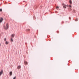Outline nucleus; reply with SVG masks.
I'll list each match as a JSON object with an SVG mask.
<instances>
[{
    "instance_id": "obj_16",
    "label": "nucleus",
    "mask_w": 79,
    "mask_h": 79,
    "mask_svg": "<svg viewBox=\"0 0 79 79\" xmlns=\"http://www.w3.org/2000/svg\"><path fill=\"white\" fill-rule=\"evenodd\" d=\"M13 79H16V77H15Z\"/></svg>"
},
{
    "instance_id": "obj_8",
    "label": "nucleus",
    "mask_w": 79,
    "mask_h": 79,
    "mask_svg": "<svg viewBox=\"0 0 79 79\" xmlns=\"http://www.w3.org/2000/svg\"><path fill=\"white\" fill-rule=\"evenodd\" d=\"M27 62L26 61H25L24 62V64H27Z\"/></svg>"
},
{
    "instance_id": "obj_7",
    "label": "nucleus",
    "mask_w": 79,
    "mask_h": 79,
    "mask_svg": "<svg viewBox=\"0 0 79 79\" xmlns=\"http://www.w3.org/2000/svg\"><path fill=\"white\" fill-rule=\"evenodd\" d=\"M20 68H21V66L19 65L17 67V69H20Z\"/></svg>"
},
{
    "instance_id": "obj_18",
    "label": "nucleus",
    "mask_w": 79,
    "mask_h": 79,
    "mask_svg": "<svg viewBox=\"0 0 79 79\" xmlns=\"http://www.w3.org/2000/svg\"><path fill=\"white\" fill-rule=\"evenodd\" d=\"M69 7H71V6L69 5Z\"/></svg>"
},
{
    "instance_id": "obj_10",
    "label": "nucleus",
    "mask_w": 79,
    "mask_h": 79,
    "mask_svg": "<svg viewBox=\"0 0 79 79\" xmlns=\"http://www.w3.org/2000/svg\"><path fill=\"white\" fill-rule=\"evenodd\" d=\"M69 2L70 4H72V1H71V0H70Z\"/></svg>"
},
{
    "instance_id": "obj_1",
    "label": "nucleus",
    "mask_w": 79,
    "mask_h": 79,
    "mask_svg": "<svg viewBox=\"0 0 79 79\" xmlns=\"http://www.w3.org/2000/svg\"><path fill=\"white\" fill-rule=\"evenodd\" d=\"M4 27L5 29H8L9 28V25H8V23H7L6 24V26H4Z\"/></svg>"
},
{
    "instance_id": "obj_4",
    "label": "nucleus",
    "mask_w": 79,
    "mask_h": 79,
    "mask_svg": "<svg viewBox=\"0 0 79 79\" xmlns=\"http://www.w3.org/2000/svg\"><path fill=\"white\" fill-rule=\"evenodd\" d=\"M2 74H3V71L2 70L1 72H0V76H1Z\"/></svg>"
},
{
    "instance_id": "obj_12",
    "label": "nucleus",
    "mask_w": 79,
    "mask_h": 79,
    "mask_svg": "<svg viewBox=\"0 0 79 79\" xmlns=\"http://www.w3.org/2000/svg\"><path fill=\"white\" fill-rule=\"evenodd\" d=\"M10 40H11V41L12 42H13V39H12V38H11V39H10Z\"/></svg>"
},
{
    "instance_id": "obj_2",
    "label": "nucleus",
    "mask_w": 79,
    "mask_h": 79,
    "mask_svg": "<svg viewBox=\"0 0 79 79\" xmlns=\"http://www.w3.org/2000/svg\"><path fill=\"white\" fill-rule=\"evenodd\" d=\"M3 21V18L1 17L0 19V23H1Z\"/></svg>"
},
{
    "instance_id": "obj_15",
    "label": "nucleus",
    "mask_w": 79,
    "mask_h": 79,
    "mask_svg": "<svg viewBox=\"0 0 79 79\" xmlns=\"http://www.w3.org/2000/svg\"><path fill=\"white\" fill-rule=\"evenodd\" d=\"M77 20H78V19H75L76 21H77Z\"/></svg>"
},
{
    "instance_id": "obj_17",
    "label": "nucleus",
    "mask_w": 79,
    "mask_h": 79,
    "mask_svg": "<svg viewBox=\"0 0 79 79\" xmlns=\"http://www.w3.org/2000/svg\"><path fill=\"white\" fill-rule=\"evenodd\" d=\"M27 30L28 31H30V29H28Z\"/></svg>"
},
{
    "instance_id": "obj_6",
    "label": "nucleus",
    "mask_w": 79,
    "mask_h": 79,
    "mask_svg": "<svg viewBox=\"0 0 79 79\" xmlns=\"http://www.w3.org/2000/svg\"><path fill=\"white\" fill-rule=\"evenodd\" d=\"M5 44L6 45H8V44H9V42H8V41H6L5 42Z\"/></svg>"
},
{
    "instance_id": "obj_13",
    "label": "nucleus",
    "mask_w": 79,
    "mask_h": 79,
    "mask_svg": "<svg viewBox=\"0 0 79 79\" xmlns=\"http://www.w3.org/2000/svg\"><path fill=\"white\" fill-rule=\"evenodd\" d=\"M4 40H5V41H6V38H4Z\"/></svg>"
},
{
    "instance_id": "obj_5",
    "label": "nucleus",
    "mask_w": 79,
    "mask_h": 79,
    "mask_svg": "<svg viewBox=\"0 0 79 79\" xmlns=\"http://www.w3.org/2000/svg\"><path fill=\"white\" fill-rule=\"evenodd\" d=\"M15 34H12L11 35V37L13 38V37H15Z\"/></svg>"
},
{
    "instance_id": "obj_14",
    "label": "nucleus",
    "mask_w": 79,
    "mask_h": 79,
    "mask_svg": "<svg viewBox=\"0 0 79 79\" xmlns=\"http://www.w3.org/2000/svg\"><path fill=\"white\" fill-rule=\"evenodd\" d=\"M0 11H2V9H0Z\"/></svg>"
},
{
    "instance_id": "obj_9",
    "label": "nucleus",
    "mask_w": 79,
    "mask_h": 79,
    "mask_svg": "<svg viewBox=\"0 0 79 79\" xmlns=\"http://www.w3.org/2000/svg\"><path fill=\"white\" fill-rule=\"evenodd\" d=\"M10 76H11L12 75V72H10Z\"/></svg>"
},
{
    "instance_id": "obj_3",
    "label": "nucleus",
    "mask_w": 79,
    "mask_h": 79,
    "mask_svg": "<svg viewBox=\"0 0 79 79\" xmlns=\"http://www.w3.org/2000/svg\"><path fill=\"white\" fill-rule=\"evenodd\" d=\"M66 6H67L66 5H65V4H64L63 5V7L64 8H66Z\"/></svg>"
},
{
    "instance_id": "obj_19",
    "label": "nucleus",
    "mask_w": 79,
    "mask_h": 79,
    "mask_svg": "<svg viewBox=\"0 0 79 79\" xmlns=\"http://www.w3.org/2000/svg\"><path fill=\"white\" fill-rule=\"evenodd\" d=\"M1 46V44L0 43V46Z\"/></svg>"
},
{
    "instance_id": "obj_11",
    "label": "nucleus",
    "mask_w": 79,
    "mask_h": 79,
    "mask_svg": "<svg viewBox=\"0 0 79 79\" xmlns=\"http://www.w3.org/2000/svg\"><path fill=\"white\" fill-rule=\"evenodd\" d=\"M59 8V7H58V6H56V9H58Z\"/></svg>"
}]
</instances>
